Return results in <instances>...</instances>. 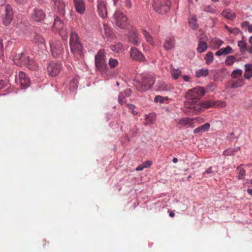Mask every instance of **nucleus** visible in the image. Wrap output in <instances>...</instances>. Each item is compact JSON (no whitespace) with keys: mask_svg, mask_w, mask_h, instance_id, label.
Returning a JSON list of instances; mask_svg holds the SVG:
<instances>
[{"mask_svg":"<svg viewBox=\"0 0 252 252\" xmlns=\"http://www.w3.org/2000/svg\"><path fill=\"white\" fill-rule=\"evenodd\" d=\"M240 32V31L238 28H234L233 29H230V33L237 34Z\"/></svg>","mask_w":252,"mask_h":252,"instance_id":"50","label":"nucleus"},{"mask_svg":"<svg viewBox=\"0 0 252 252\" xmlns=\"http://www.w3.org/2000/svg\"><path fill=\"white\" fill-rule=\"evenodd\" d=\"M69 46L71 53L77 58L82 56L83 46L78 34L73 30L70 33Z\"/></svg>","mask_w":252,"mask_h":252,"instance_id":"3","label":"nucleus"},{"mask_svg":"<svg viewBox=\"0 0 252 252\" xmlns=\"http://www.w3.org/2000/svg\"><path fill=\"white\" fill-rule=\"evenodd\" d=\"M62 68L61 63L51 62L47 66V72L50 76L55 77L57 76Z\"/></svg>","mask_w":252,"mask_h":252,"instance_id":"8","label":"nucleus"},{"mask_svg":"<svg viewBox=\"0 0 252 252\" xmlns=\"http://www.w3.org/2000/svg\"><path fill=\"white\" fill-rule=\"evenodd\" d=\"M130 55L131 58L135 61L143 62L145 59L143 54L135 48H131Z\"/></svg>","mask_w":252,"mask_h":252,"instance_id":"14","label":"nucleus"},{"mask_svg":"<svg viewBox=\"0 0 252 252\" xmlns=\"http://www.w3.org/2000/svg\"><path fill=\"white\" fill-rule=\"evenodd\" d=\"M245 36H242V40L238 42V46L240 48V50L241 52H244L246 49V42L244 39Z\"/></svg>","mask_w":252,"mask_h":252,"instance_id":"37","label":"nucleus"},{"mask_svg":"<svg viewBox=\"0 0 252 252\" xmlns=\"http://www.w3.org/2000/svg\"><path fill=\"white\" fill-rule=\"evenodd\" d=\"M75 11L80 15H83L86 10L85 0H72Z\"/></svg>","mask_w":252,"mask_h":252,"instance_id":"11","label":"nucleus"},{"mask_svg":"<svg viewBox=\"0 0 252 252\" xmlns=\"http://www.w3.org/2000/svg\"><path fill=\"white\" fill-rule=\"evenodd\" d=\"M29 57L23 53L16 56L14 60V63L18 66H25L27 64Z\"/></svg>","mask_w":252,"mask_h":252,"instance_id":"13","label":"nucleus"},{"mask_svg":"<svg viewBox=\"0 0 252 252\" xmlns=\"http://www.w3.org/2000/svg\"><path fill=\"white\" fill-rule=\"evenodd\" d=\"M142 32L146 40L150 44L153 45L154 44V38L150 35L149 32H148L147 31L145 30H142Z\"/></svg>","mask_w":252,"mask_h":252,"instance_id":"27","label":"nucleus"},{"mask_svg":"<svg viewBox=\"0 0 252 252\" xmlns=\"http://www.w3.org/2000/svg\"><path fill=\"white\" fill-rule=\"evenodd\" d=\"M97 11L99 15L102 18L107 17V10L106 5L103 0H97Z\"/></svg>","mask_w":252,"mask_h":252,"instance_id":"15","label":"nucleus"},{"mask_svg":"<svg viewBox=\"0 0 252 252\" xmlns=\"http://www.w3.org/2000/svg\"><path fill=\"white\" fill-rule=\"evenodd\" d=\"M6 85V83L3 80H0V90L3 88Z\"/></svg>","mask_w":252,"mask_h":252,"instance_id":"56","label":"nucleus"},{"mask_svg":"<svg viewBox=\"0 0 252 252\" xmlns=\"http://www.w3.org/2000/svg\"><path fill=\"white\" fill-rule=\"evenodd\" d=\"M28 0H14L16 3L19 4L23 5L28 2Z\"/></svg>","mask_w":252,"mask_h":252,"instance_id":"52","label":"nucleus"},{"mask_svg":"<svg viewBox=\"0 0 252 252\" xmlns=\"http://www.w3.org/2000/svg\"><path fill=\"white\" fill-rule=\"evenodd\" d=\"M237 170L238 171V174L237 176L238 179L241 180L244 179L246 175V171L242 167V165L238 166L237 168Z\"/></svg>","mask_w":252,"mask_h":252,"instance_id":"32","label":"nucleus"},{"mask_svg":"<svg viewBox=\"0 0 252 252\" xmlns=\"http://www.w3.org/2000/svg\"><path fill=\"white\" fill-rule=\"evenodd\" d=\"M182 78L185 82H190V78L188 75H183Z\"/></svg>","mask_w":252,"mask_h":252,"instance_id":"54","label":"nucleus"},{"mask_svg":"<svg viewBox=\"0 0 252 252\" xmlns=\"http://www.w3.org/2000/svg\"><path fill=\"white\" fill-rule=\"evenodd\" d=\"M205 94V90L203 87L198 86L189 90L186 94L185 97L187 103L190 104L189 108L196 106L200 98Z\"/></svg>","mask_w":252,"mask_h":252,"instance_id":"2","label":"nucleus"},{"mask_svg":"<svg viewBox=\"0 0 252 252\" xmlns=\"http://www.w3.org/2000/svg\"><path fill=\"white\" fill-rule=\"evenodd\" d=\"M155 82V77L153 74H144L141 75V78H135L133 84L137 90L144 92L149 90Z\"/></svg>","mask_w":252,"mask_h":252,"instance_id":"1","label":"nucleus"},{"mask_svg":"<svg viewBox=\"0 0 252 252\" xmlns=\"http://www.w3.org/2000/svg\"><path fill=\"white\" fill-rule=\"evenodd\" d=\"M222 55H227L229 54L233 53V50L230 46H227L225 48H222L220 49Z\"/></svg>","mask_w":252,"mask_h":252,"instance_id":"40","label":"nucleus"},{"mask_svg":"<svg viewBox=\"0 0 252 252\" xmlns=\"http://www.w3.org/2000/svg\"><path fill=\"white\" fill-rule=\"evenodd\" d=\"M204 59L205 60L206 64H210L213 61L214 59V56L213 53L211 52H208L204 57Z\"/></svg>","mask_w":252,"mask_h":252,"instance_id":"38","label":"nucleus"},{"mask_svg":"<svg viewBox=\"0 0 252 252\" xmlns=\"http://www.w3.org/2000/svg\"><path fill=\"white\" fill-rule=\"evenodd\" d=\"M19 79L21 86L24 88L29 87L30 83V79L24 72L20 71L19 73Z\"/></svg>","mask_w":252,"mask_h":252,"instance_id":"19","label":"nucleus"},{"mask_svg":"<svg viewBox=\"0 0 252 252\" xmlns=\"http://www.w3.org/2000/svg\"><path fill=\"white\" fill-rule=\"evenodd\" d=\"M221 15L229 20H233L236 16L235 13L230 9H224L221 12Z\"/></svg>","mask_w":252,"mask_h":252,"instance_id":"22","label":"nucleus"},{"mask_svg":"<svg viewBox=\"0 0 252 252\" xmlns=\"http://www.w3.org/2000/svg\"><path fill=\"white\" fill-rule=\"evenodd\" d=\"M245 67L244 77L247 79H250L252 77V64H246Z\"/></svg>","mask_w":252,"mask_h":252,"instance_id":"23","label":"nucleus"},{"mask_svg":"<svg viewBox=\"0 0 252 252\" xmlns=\"http://www.w3.org/2000/svg\"><path fill=\"white\" fill-rule=\"evenodd\" d=\"M175 47V40L173 38H167L163 43V47L166 50H171Z\"/></svg>","mask_w":252,"mask_h":252,"instance_id":"21","label":"nucleus"},{"mask_svg":"<svg viewBox=\"0 0 252 252\" xmlns=\"http://www.w3.org/2000/svg\"><path fill=\"white\" fill-rule=\"evenodd\" d=\"M170 73L174 79L177 80L182 74V71L179 68H175L171 66Z\"/></svg>","mask_w":252,"mask_h":252,"instance_id":"25","label":"nucleus"},{"mask_svg":"<svg viewBox=\"0 0 252 252\" xmlns=\"http://www.w3.org/2000/svg\"><path fill=\"white\" fill-rule=\"evenodd\" d=\"M214 103L215 104L214 106H220L221 107H224L226 106V102L222 100L217 101Z\"/></svg>","mask_w":252,"mask_h":252,"instance_id":"46","label":"nucleus"},{"mask_svg":"<svg viewBox=\"0 0 252 252\" xmlns=\"http://www.w3.org/2000/svg\"><path fill=\"white\" fill-rule=\"evenodd\" d=\"M27 64L25 66H27L30 69L36 70L38 68L37 63L32 59L29 58Z\"/></svg>","mask_w":252,"mask_h":252,"instance_id":"26","label":"nucleus"},{"mask_svg":"<svg viewBox=\"0 0 252 252\" xmlns=\"http://www.w3.org/2000/svg\"><path fill=\"white\" fill-rule=\"evenodd\" d=\"M249 22L248 21H244L242 23L241 26L243 28L248 27L249 26Z\"/></svg>","mask_w":252,"mask_h":252,"instance_id":"59","label":"nucleus"},{"mask_svg":"<svg viewBox=\"0 0 252 252\" xmlns=\"http://www.w3.org/2000/svg\"><path fill=\"white\" fill-rule=\"evenodd\" d=\"M248 193L252 196V189H248L247 190Z\"/></svg>","mask_w":252,"mask_h":252,"instance_id":"64","label":"nucleus"},{"mask_svg":"<svg viewBox=\"0 0 252 252\" xmlns=\"http://www.w3.org/2000/svg\"><path fill=\"white\" fill-rule=\"evenodd\" d=\"M210 127V125L209 123H205L204 125L197 127L193 130V133L194 134L198 133L200 132H206L208 130Z\"/></svg>","mask_w":252,"mask_h":252,"instance_id":"24","label":"nucleus"},{"mask_svg":"<svg viewBox=\"0 0 252 252\" xmlns=\"http://www.w3.org/2000/svg\"><path fill=\"white\" fill-rule=\"evenodd\" d=\"M142 164L145 168H148L152 165V162L149 160H147L144 162Z\"/></svg>","mask_w":252,"mask_h":252,"instance_id":"51","label":"nucleus"},{"mask_svg":"<svg viewBox=\"0 0 252 252\" xmlns=\"http://www.w3.org/2000/svg\"><path fill=\"white\" fill-rule=\"evenodd\" d=\"M242 74V70L240 69H237L232 71L231 76L233 78H235L237 76H241Z\"/></svg>","mask_w":252,"mask_h":252,"instance_id":"45","label":"nucleus"},{"mask_svg":"<svg viewBox=\"0 0 252 252\" xmlns=\"http://www.w3.org/2000/svg\"><path fill=\"white\" fill-rule=\"evenodd\" d=\"M203 11L206 12L214 14L216 13V9L210 5H205L203 7Z\"/></svg>","mask_w":252,"mask_h":252,"instance_id":"41","label":"nucleus"},{"mask_svg":"<svg viewBox=\"0 0 252 252\" xmlns=\"http://www.w3.org/2000/svg\"><path fill=\"white\" fill-rule=\"evenodd\" d=\"M127 106L128 107L129 109L131 110L134 109V108H135L134 105H133L132 104H127Z\"/></svg>","mask_w":252,"mask_h":252,"instance_id":"60","label":"nucleus"},{"mask_svg":"<svg viewBox=\"0 0 252 252\" xmlns=\"http://www.w3.org/2000/svg\"><path fill=\"white\" fill-rule=\"evenodd\" d=\"M214 105L215 104L214 102L211 100H207L202 102H200L199 101V103H198L196 106L190 107V108H193L195 110H198L201 109L202 108H208Z\"/></svg>","mask_w":252,"mask_h":252,"instance_id":"18","label":"nucleus"},{"mask_svg":"<svg viewBox=\"0 0 252 252\" xmlns=\"http://www.w3.org/2000/svg\"><path fill=\"white\" fill-rule=\"evenodd\" d=\"M144 168H145V167H144V165H143V164H141L138 165L136 167V170L137 171H141V170H143Z\"/></svg>","mask_w":252,"mask_h":252,"instance_id":"58","label":"nucleus"},{"mask_svg":"<svg viewBox=\"0 0 252 252\" xmlns=\"http://www.w3.org/2000/svg\"><path fill=\"white\" fill-rule=\"evenodd\" d=\"M125 3V6L126 7H128L129 8L131 7L132 4H131L130 0H126Z\"/></svg>","mask_w":252,"mask_h":252,"instance_id":"55","label":"nucleus"},{"mask_svg":"<svg viewBox=\"0 0 252 252\" xmlns=\"http://www.w3.org/2000/svg\"><path fill=\"white\" fill-rule=\"evenodd\" d=\"M157 87V90L159 91H167L169 90L167 85L163 82H158Z\"/></svg>","mask_w":252,"mask_h":252,"instance_id":"36","label":"nucleus"},{"mask_svg":"<svg viewBox=\"0 0 252 252\" xmlns=\"http://www.w3.org/2000/svg\"><path fill=\"white\" fill-rule=\"evenodd\" d=\"M207 37L204 35L199 38L198 45L196 49L198 53H203L207 49V45L205 41Z\"/></svg>","mask_w":252,"mask_h":252,"instance_id":"17","label":"nucleus"},{"mask_svg":"<svg viewBox=\"0 0 252 252\" xmlns=\"http://www.w3.org/2000/svg\"><path fill=\"white\" fill-rule=\"evenodd\" d=\"M125 96L126 97L129 96L132 94V90L130 89H126L123 92Z\"/></svg>","mask_w":252,"mask_h":252,"instance_id":"49","label":"nucleus"},{"mask_svg":"<svg viewBox=\"0 0 252 252\" xmlns=\"http://www.w3.org/2000/svg\"><path fill=\"white\" fill-rule=\"evenodd\" d=\"M45 11L40 7L34 8L31 14L32 19L37 22H42L45 19Z\"/></svg>","mask_w":252,"mask_h":252,"instance_id":"9","label":"nucleus"},{"mask_svg":"<svg viewBox=\"0 0 252 252\" xmlns=\"http://www.w3.org/2000/svg\"><path fill=\"white\" fill-rule=\"evenodd\" d=\"M54 27L58 31H60V34L62 36H63L64 38L67 37V32L66 29H63L64 24L62 20L59 17H57L55 18L54 24Z\"/></svg>","mask_w":252,"mask_h":252,"instance_id":"10","label":"nucleus"},{"mask_svg":"<svg viewBox=\"0 0 252 252\" xmlns=\"http://www.w3.org/2000/svg\"><path fill=\"white\" fill-rule=\"evenodd\" d=\"M95 66L101 73L106 72L107 63L105 61V52L104 50H99L94 57Z\"/></svg>","mask_w":252,"mask_h":252,"instance_id":"4","label":"nucleus"},{"mask_svg":"<svg viewBox=\"0 0 252 252\" xmlns=\"http://www.w3.org/2000/svg\"><path fill=\"white\" fill-rule=\"evenodd\" d=\"M50 47L54 58H59L63 52V45L60 40L52 39L50 42Z\"/></svg>","mask_w":252,"mask_h":252,"instance_id":"6","label":"nucleus"},{"mask_svg":"<svg viewBox=\"0 0 252 252\" xmlns=\"http://www.w3.org/2000/svg\"><path fill=\"white\" fill-rule=\"evenodd\" d=\"M171 4L170 0H154L153 7L156 12L164 14L169 11Z\"/></svg>","mask_w":252,"mask_h":252,"instance_id":"5","label":"nucleus"},{"mask_svg":"<svg viewBox=\"0 0 252 252\" xmlns=\"http://www.w3.org/2000/svg\"><path fill=\"white\" fill-rule=\"evenodd\" d=\"M128 40L133 45H137L138 43V37L137 35V31L133 29L129 33Z\"/></svg>","mask_w":252,"mask_h":252,"instance_id":"20","label":"nucleus"},{"mask_svg":"<svg viewBox=\"0 0 252 252\" xmlns=\"http://www.w3.org/2000/svg\"><path fill=\"white\" fill-rule=\"evenodd\" d=\"M5 16L3 18V23L4 25H8L13 19V11L10 4H7L5 8Z\"/></svg>","mask_w":252,"mask_h":252,"instance_id":"12","label":"nucleus"},{"mask_svg":"<svg viewBox=\"0 0 252 252\" xmlns=\"http://www.w3.org/2000/svg\"><path fill=\"white\" fill-rule=\"evenodd\" d=\"M236 61V57L234 56H228L224 62L226 65L230 66L232 65Z\"/></svg>","mask_w":252,"mask_h":252,"instance_id":"35","label":"nucleus"},{"mask_svg":"<svg viewBox=\"0 0 252 252\" xmlns=\"http://www.w3.org/2000/svg\"><path fill=\"white\" fill-rule=\"evenodd\" d=\"M215 55H216V56H220L222 55V54H221V50H220V49L219 50H218V51H217V52H216Z\"/></svg>","mask_w":252,"mask_h":252,"instance_id":"61","label":"nucleus"},{"mask_svg":"<svg viewBox=\"0 0 252 252\" xmlns=\"http://www.w3.org/2000/svg\"><path fill=\"white\" fill-rule=\"evenodd\" d=\"M69 90L70 91L73 92L77 89L78 88V78L74 77L70 81Z\"/></svg>","mask_w":252,"mask_h":252,"instance_id":"30","label":"nucleus"},{"mask_svg":"<svg viewBox=\"0 0 252 252\" xmlns=\"http://www.w3.org/2000/svg\"><path fill=\"white\" fill-rule=\"evenodd\" d=\"M208 70L207 69L201 68L198 70L196 72V76L197 77H200L201 76H207L208 75Z\"/></svg>","mask_w":252,"mask_h":252,"instance_id":"34","label":"nucleus"},{"mask_svg":"<svg viewBox=\"0 0 252 252\" xmlns=\"http://www.w3.org/2000/svg\"><path fill=\"white\" fill-rule=\"evenodd\" d=\"M248 30L249 32L252 33V25H250L249 24V26H248Z\"/></svg>","mask_w":252,"mask_h":252,"instance_id":"62","label":"nucleus"},{"mask_svg":"<svg viewBox=\"0 0 252 252\" xmlns=\"http://www.w3.org/2000/svg\"><path fill=\"white\" fill-rule=\"evenodd\" d=\"M223 42L220 39H217L215 41V48H219L222 44Z\"/></svg>","mask_w":252,"mask_h":252,"instance_id":"48","label":"nucleus"},{"mask_svg":"<svg viewBox=\"0 0 252 252\" xmlns=\"http://www.w3.org/2000/svg\"><path fill=\"white\" fill-rule=\"evenodd\" d=\"M110 48L112 50L117 53H120L122 52L123 49V45L121 43L118 42L111 45Z\"/></svg>","mask_w":252,"mask_h":252,"instance_id":"33","label":"nucleus"},{"mask_svg":"<svg viewBox=\"0 0 252 252\" xmlns=\"http://www.w3.org/2000/svg\"><path fill=\"white\" fill-rule=\"evenodd\" d=\"M169 98L167 96H162L160 95H157L155 97L154 101L156 102H159L163 103L165 101L168 100Z\"/></svg>","mask_w":252,"mask_h":252,"instance_id":"39","label":"nucleus"},{"mask_svg":"<svg viewBox=\"0 0 252 252\" xmlns=\"http://www.w3.org/2000/svg\"><path fill=\"white\" fill-rule=\"evenodd\" d=\"M189 122H190L188 118H183L178 122V124L184 126L188 125Z\"/></svg>","mask_w":252,"mask_h":252,"instance_id":"44","label":"nucleus"},{"mask_svg":"<svg viewBox=\"0 0 252 252\" xmlns=\"http://www.w3.org/2000/svg\"><path fill=\"white\" fill-rule=\"evenodd\" d=\"M3 46L1 40H0V57L3 55Z\"/></svg>","mask_w":252,"mask_h":252,"instance_id":"53","label":"nucleus"},{"mask_svg":"<svg viewBox=\"0 0 252 252\" xmlns=\"http://www.w3.org/2000/svg\"><path fill=\"white\" fill-rule=\"evenodd\" d=\"M53 2L55 8L57 9L59 14L64 16L65 14V3L62 0H51Z\"/></svg>","mask_w":252,"mask_h":252,"instance_id":"16","label":"nucleus"},{"mask_svg":"<svg viewBox=\"0 0 252 252\" xmlns=\"http://www.w3.org/2000/svg\"><path fill=\"white\" fill-rule=\"evenodd\" d=\"M240 149V147H236V148H230L228 149H227L223 151V154L224 156H232L235 154V153L239 151Z\"/></svg>","mask_w":252,"mask_h":252,"instance_id":"28","label":"nucleus"},{"mask_svg":"<svg viewBox=\"0 0 252 252\" xmlns=\"http://www.w3.org/2000/svg\"><path fill=\"white\" fill-rule=\"evenodd\" d=\"M6 3V0H0V6L4 5Z\"/></svg>","mask_w":252,"mask_h":252,"instance_id":"63","label":"nucleus"},{"mask_svg":"<svg viewBox=\"0 0 252 252\" xmlns=\"http://www.w3.org/2000/svg\"><path fill=\"white\" fill-rule=\"evenodd\" d=\"M113 17L117 26L121 28H125L126 25L127 18L121 11L117 10Z\"/></svg>","mask_w":252,"mask_h":252,"instance_id":"7","label":"nucleus"},{"mask_svg":"<svg viewBox=\"0 0 252 252\" xmlns=\"http://www.w3.org/2000/svg\"><path fill=\"white\" fill-rule=\"evenodd\" d=\"M32 41L38 44H44L45 41L44 38L42 35L38 34L37 33L34 34L33 37L32 38Z\"/></svg>","mask_w":252,"mask_h":252,"instance_id":"29","label":"nucleus"},{"mask_svg":"<svg viewBox=\"0 0 252 252\" xmlns=\"http://www.w3.org/2000/svg\"><path fill=\"white\" fill-rule=\"evenodd\" d=\"M189 27L192 30H196L198 27L197 24V19L195 16H192L191 18L189 19Z\"/></svg>","mask_w":252,"mask_h":252,"instance_id":"31","label":"nucleus"},{"mask_svg":"<svg viewBox=\"0 0 252 252\" xmlns=\"http://www.w3.org/2000/svg\"><path fill=\"white\" fill-rule=\"evenodd\" d=\"M110 68H114L118 65V61L117 60L110 58L108 62Z\"/></svg>","mask_w":252,"mask_h":252,"instance_id":"43","label":"nucleus"},{"mask_svg":"<svg viewBox=\"0 0 252 252\" xmlns=\"http://www.w3.org/2000/svg\"><path fill=\"white\" fill-rule=\"evenodd\" d=\"M243 84L244 81L243 80H238L232 83L231 88L233 89H236L238 87L242 86Z\"/></svg>","mask_w":252,"mask_h":252,"instance_id":"42","label":"nucleus"},{"mask_svg":"<svg viewBox=\"0 0 252 252\" xmlns=\"http://www.w3.org/2000/svg\"><path fill=\"white\" fill-rule=\"evenodd\" d=\"M126 96H125V94H124L123 93V92H121L119 94V96H118V102L120 104H123L124 103V99L126 97Z\"/></svg>","mask_w":252,"mask_h":252,"instance_id":"47","label":"nucleus"},{"mask_svg":"<svg viewBox=\"0 0 252 252\" xmlns=\"http://www.w3.org/2000/svg\"><path fill=\"white\" fill-rule=\"evenodd\" d=\"M212 172H213L212 167H210L207 170H205V171L204 172L203 174H210V173H212Z\"/></svg>","mask_w":252,"mask_h":252,"instance_id":"57","label":"nucleus"}]
</instances>
